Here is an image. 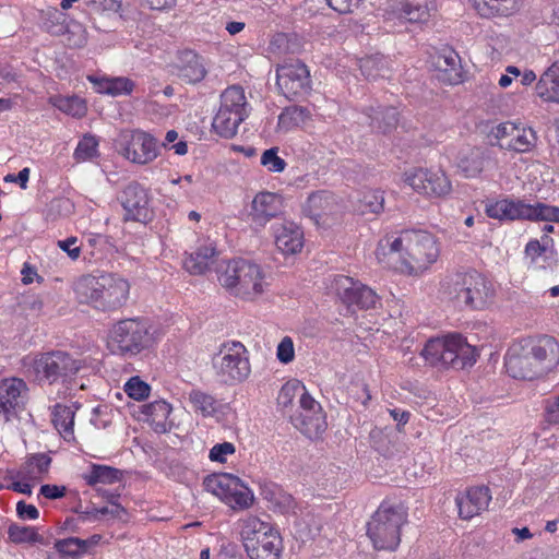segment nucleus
<instances>
[{
	"instance_id": "412c9836",
	"label": "nucleus",
	"mask_w": 559,
	"mask_h": 559,
	"mask_svg": "<svg viewBox=\"0 0 559 559\" xmlns=\"http://www.w3.org/2000/svg\"><path fill=\"white\" fill-rule=\"evenodd\" d=\"M310 90V74L307 66L297 59L282 64V95L287 99L305 96Z\"/></svg>"
},
{
	"instance_id": "39448f33",
	"label": "nucleus",
	"mask_w": 559,
	"mask_h": 559,
	"mask_svg": "<svg viewBox=\"0 0 559 559\" xmlns=\"http://www.w3.org/2000/svg\"><path fill=\"white\" fill-rule=\"evenodd\" d=\"M156 341V330L147 319L141 317L121 319L112 324L108 333V348L126 359L151 349Z\"/></svg>"
},
{
	"instance_id": "e2e57ef3",
	"label": "nucleus",
	"mask_w": 559,
	"mask_h": 559,
	"mask_svg": "<svg viewBox=\"0 0 559 559\" xmlns=\"http://www.w3.org/2000/svg\"><path fill=\"white\" fill-rule=\"evenodd\" d=\"M285 39L286 41V50L290 53H297L301 50L304 46V40L297 34H282V41Z\"/></svg>"
},
{
	"instance_id": "1a4fd4ad",
	"label": "nucleus",
	"mask_w": 559,
	"mask_h": 559,
	"mask_svg": "<svg viewBox=\"0 0 559 559\" xmlns=\"http://www.w3.org/2000/svg\"><path fill=\"white\" fill-rule=\"evenodd\" d=\"M249 111L245 90L239 85L227 87L221 94L219 107L212 121L213 131L225 139L234 138L239 126L249 117Z\"/></svg>"
},
{
	"instance_id": "a19ab883",
	"label": "nucleus",
	"mask_w": 559,
	"mask_h": 559,
	"mask_svg": "<svg viewBox=\"0 0 559 559\" xmlns=\"http://www.w3.org/2000/svg\"><path fill=\"white\" fill-rule=\"evenodd\" d=\"M107 500L111 504L110 508L103 507V508H92L91 510H86L84 512H81L82 518L84 520H98L100 519V515H110L115 519H122V516L127 513L126 509L117 503V496L114 493H109L106 496Z\"/></svg>"
},
{
	"instance_id": "473e14b6",
	"label": "nucleus",
	"mask_w": 559,
	"mask_h": 559,
	"mask_svg": "<svg viewBox=\"0 0 559 559\" xmlns=\"http://www.w3.org/2000/svg\"><path fill=\"white\" fill-rule=\"evenodd\" d=\"M537 95L545 102L559 103V66L551 64L536 84Z\"/></svg>"
},
{
	"instance_id": "7c9ffc66",
	"label": "nucleus",
	"mask_w": 559,
	"mask_h": 559,
	"mask_svg": "<svg viewBox=\"0 0 559 559\" xmlns=\"http://www.w3.org/2000/svg\"><path fill=\"white\" fill-rule=\"evenodd\" d=\"M488 155L480 147H469L460 153L457 167L467 178H475L481 174Z\"/></svg>"
},
{
	"instance_id": "bb28decb",
	"label": "nucleus",
	"mask_w": 559,
	"mask_h": 559,
	"mask_svg": "<svg viewBox=\"0 0 559 559\" xmlns=\"http://www.w3.org/2000/svg\"><path fill=\"white\" fill-rule=\"evenodd\" d=\"M176 75L187 84L201 82L206 75L203 59L192 50L181 51L176 64Z\"/></svg>"
},
{
	"instance_id": "4468645a",
	"label": "nucleus",
	"mask_w": 559,
	"mask_h": 559,
	"mask_svg": "<svg viewBox=\"0 0 559 559\" xmlns=\"http://www.w3.org/2000/svg\"><path fill=\"white\" fill-rule=\"evenodd\" d=\"M292 425L310 440H320L328 428L325 413L312 396H306L290 413H285Z\"/></svg>"
},
{
	"instance_id": "6ab92c4d",
	"label": "nucleus",
	"mask_w": 559,
	"mask_h": 559,
	"mask_svg": "<svg viewBox=\"0 0 559 559\" xmlns=\"http://www.w3.org/2000/svg\"><path fill=\"white\" fill-rule=\"evenodd\" d=\"M336 295L348 308L358 309L376 308L379 301L378 295L368 286L353 277L338 275L334 280Z\"/></svg>"
},
{
	"instance_id": "680f3d73",
	"label": "nucleus",
	"mask_w": 559,
	"mask_h": 559,
	"mask_svg": "<svg viewBox=\"0 0 559 559\" xmlns=\"http://www.w3.org/2000/svg\"><path fill=\"white\" fill-rule=\"evenodd\" d=\"M545 419L548 424H559V395L552 401H547Z\"/></svg>"
},
{
	"instance_id": "a878e982",
	"label": "nucleus",
	"mask_w": 559,
	"mask_h": 559,
	"mask_svg": "<svg viewBox=\"0 0 559 559\" xmlns=\"http://www.w3.org/2000/svg\"><path fill=\"white\" fill-rule=\"evenodd\" d=\"M278 212V195L274 192L261 191L255 194L251 202L249 217L254 224L264 226L272 218L276 217Z\"/></svg>"
},
{
	"instance_id": "e433bc0d",
	"label": "nucleus",
	"mask_w": 559,
	"mask_h": 559,
	"mask_svg": "<svg viewBox=\"0 0 559 559\" xmlns=\"http://www.w3.org/2000/svg\"><path fill=\"white\" fill-rule=\"evenodd\" d=\"M306 396L311 395L298 379H292L282 385V406L285 409L289 407V413L300 405L301 400H305ZM285 413H288V411H285Z\"/></svg>"
},
{
	"instance_id": "0eeeda50",
	"label": "nucleus",
	"mask_w": 559,
	"mask_h": 559,
	"mask_svg": "<svg viewBox=\"0 0 559 559\" xmlns=\"http://www.w3.org/2000/svg\"><path fill=\"white\" fill-rule=\"evenodd\" d=\"M216 273L221 285L236 296L251 298L263 292L261 270L248 260L234 259L221 262Z\"/></svg>"
},
{
	"instance_id": "9d476101",
	"label": "nucleus",
	"mask_w": 559,
	"mask_h": 559,
	"mask_svg": "<svg viewBox=\"0 0 559 559\" xmlns=\"http://www.w3.org/2000/svg\"><path fill=\"white\" fill-rule=\"evenodd\" d=\"M450 295L457 306H464L471 310H481L492 301L495 289L490 281L473 271L455 275Z\"/></svg>"
},
{
	"instance_id": "37998d69",
	"label": "nucleus",
	"mask_w": 559,
	"mask_h": 559,
	"mask_svg": "<svg viewBox=\"0 0 559 559\" xmlns=\"http://www.w3.org/2000/svg\"><path fill=\"white\" fill-rule=\"evenodd\" d=\"M386 59L383 56H368L360 60V71L369 80L384 76L388 72Z\"/></svg>"
},
{
	"instance_id": "2f4dec72",
	"label": "nucleus",
	"mask_w": 559,
	"mask_h": 559,
	"mask_svg": "<svg viewBox=\"0 0 559 559\" xmlns=\"http://www.w3.org/2000/svg\"><path fill=\"white\" fill-rule=\"evenodd\" d=\"M367 116L370 118V126L377 132L386 134L392 132L399 123V111L395 107H369Z\"/></svg>"
},
{
	"instance_id": "f8f14e48",
	"label": "nucleus",
	"mask_w": 559,
	"mask_h": 559,
	"mask_svg": "<svg viewBox=\"0 0 559 559\" xmlns=\"http://www.w3.org/2000/svg\"><path fill=\"white\" fill-rule=\"evenodd\" d=\"M486 213L489 217L498 219H530L559 223V207L542 202L530 204L523 200L503 199L487 205Z\"/></svg>"
},
{
	"instance_id": "052dcab7",
	"label": "nucleus",
	"mask_w": 559,
	"mask_h": 559,
	"mask_svg": "<svg viewBox=\"0 0 559 559\" xmlns=\"http://www.w3.org/2000/svg\"><path fill=\"white\" fill-rule=\"evenodd\" d=\"M76 237H70L66 240H59L58 247L66 251L72 260H76L81 253V249L79 246H76Z\"/></svg>"
},
{
	"instance_id": "774afa93",
	"label": "nucleus",
	"mask_w": 559,
	"mask_h": 559,
	"mask_svg": "<svg viewBox=\"0 0 559 559\" xmlns=\"http://www.w3.org/2000/svg\"><path fill=\"white\" fill-rule=\"evenodd\" d=\"M28 178H29V169L28 168H23L22 170H20V173L17 175L8 174L4 177V181H7V182H17L21 186L22 189H25L26 186H27Z\"/></svg>"
},
{
	"instance_id": "0e129e2a",
	"label": "nucleus",
	"mask_w": 559,
	"mask_h": 559,
	"mask_svg": "<svg viewBox=\"0 0 559 559\" xmlns=\"http://www.w3.org/2000/svg\"><path fill=\"white\" fill-rule=\"evenodd\" d=\"M66 491L67 489L64 486L43 485L40 487V495L51 500L62 498L66 495Z\"/></svg>"
},
{
	"instance_id": "c756f323",
	"label": "nucleus",
	"mask_w": 559,
	"mask_h": 559,
	"mask_svg": "<svg viewBox=\"0 0 559 559\" xmlns=\"http://www.w3.org/2000/svg\"><path fill=\"white\" fill-rule=\"evenodd\" d=\"M435 8V0H399L401 17L411 23L427 22L430 17V12Z\"/></svg>"
},
{
	"instance_id": "393cba45",
	"label": "nucleus",
	"mask_w": 559,
	"mask_h": 559,
	"mask_svg": "<svg viewBox=\"0 0 559 559\" xmlns=\"http://www.w3.org/2000/svg\"><path fill=\"white\" fill-rule=\"evenodd\" d=\"M305 246L304 231L299 225L294 222L284 221L282 223V265L289 266L296 261Z\"/></svg>"
},
{
	"instance_id": "c03bdc74",
	"label": "nucleus",
	"mask_w": 559,
	"mask_h": 559,
	"mask_svg": "<svg viewBox=\"0 0 559 559\" xmlns=\"http://www.w3.org/2000/svg\"><path fill=\"white\" fill-rule=\"evenodd\" d=\"M310 118L307 108L297 105L287 106L282 110V129L301 127Z\"/></svg>"
},
{
	"instance_id": "f3484780",
	"label": "nucleus",
	"mask_w": 559,
	"mask_h": 559,
	"mask_svg": "<svg viewBox=\"0 0 559 559\" xmlns=\"http://www.w3.org/2000/svg\"><path fill=\"white\" fill-rule=\"evenodd\" d=\"M119 201L124 210V221L147 223L153 217L152 199L139 182L132 181L120 192Z\"/></svg>"
},
{
	"instance_id": "6e6552de",
	"label": "nucleus",
	"mask_w": 559,
	"mask_h": 559,
	"mask_svg": "<svg viewBox=\"0 0 559 559\" xmlns=\"http://www.w3.org/2000/svg\"><path fill=\"white\" fill-rule=\"evenodd\" d=\"M407 513L400 506L382 503L368 522L367 534L376 549L395 550L401 543V527Z\"/></svg>"
},
{
	"instance_id": "7ed1b4c3",
	"label": "nucleus",
	"mask_w": 559,
	"mask_h": 559,
	"mask_svg": "<svg viewBox=\"0 0 559 559\" xmlns=\"http://www.w3.org/2000/svg\"><path fill=\"white\" fill-rule=\"evenodd\" d=\"M73 292L79 304L98 311L112 312L127 304L130 284L112 273L86 274L73 283Z\"/></svg>"
},
{
	"instance_id": "f704fd0d",
	"label": "nucleus",
	"mask_w": 559,
	"mask_h": 559,
	"mask_svg": "<svg viewBox=\"0 0 559 559\" xmlns=\"http://www.w3.org/2000/svg\"><path fill=\"white\" fill-rule=\"evenodd\" d=\"M51 464V457L45 453H36L27 457L24 465L17 472V477L24 480H40L47 474Z\"/></svg>"
},
{
	"instance_id": "338daca9",
	"label": "nucleus",
	"mask_w": 559,
	"mask_h": 559,
	"mask_svg": "<svg viewBox=\"0 0 559 559\" xmlns=\"http://www.w3.org/2000/svg\"><path fill=\"white\" fill-rule=\"evenodd\" d=\"M290 520L293 521L294 525L296 526L295 528V537L296 538H299L301 540H305V538H307L309 536V530L307 527V525H304L302 523H300L297 519V514L295 511H293L292 514H288L287 515V519L286 521L289 523Z\"/></svg>"
},
{
	"instance_id": "603ef678",
	"label": "nucleus",
	"mask_w": 559,
	"mask_h": 559,
	"mask_svg": "<svg viewBox=\"0 0 559 559\" xmlns=\"http://www.w3.org/2000/svg\"><path fill=\"white\" fill-rule=\"evenodd\" d=\"M110 95H129L134 88V83L128 78H109Z\"/></svg>"
},
{
	"instance_id": "4d7b16f0",
	"label": "nucleus",
	"mask_w": 559,
	"mask_h": 559,
	"mask_svg": "<svg viewBox=\"0 0 559 559\" xmlns=\"http://www.w3.org/2000/svg\"><path fill=\"white\" fill-rule=\"evenodd\" d=\"M261 165L270 171H280L278 147L274 146L263 152L261 156Z\"/></svg>"
},
{
	"instance_id": "bf43d9fd",
	"label": "nucleus",
	"mask_w": 559,
	"mask_h": 559,
	"mask_svg": "<svg viewBox=\"0 0 559 559\" xmlns=\"http://www.w3.org/2000/svg\"><path fill=\"white\" fill-rule=\"evenodd\" d=\"M16 514L22 520H36L39 516L37 508L33 504H27L25 501L16 503Z\"/></svg>"
},
{
	"instance_id": "de8ad7c7",
	"label": "nucleus",
	"mask_w": 559,
	"mask_h": 559,
	"mask_svg": "<svg viewBox=\"0 0 559 559\" xmlns=\"http://www.w3.org/2000/svg\"><path fill=\"white\" fill-rule=\"evenodd\" d=\"M84 544L79 537H69L56 540L53 546L58 552L76 559L85 554Z\"/></svg>"
},
{
	"instance_id": "f257e3e1",
	"label": "nucleus",
	"mask_w": 559,
	"mask_h": 559,
	"mask_svg": "<svg viewBox=\"0 0 559 559\" xmlns=\"http://www.w3.org/2000/svg\"><path fill=\"white\" fill-rule=\"evenodd\" d=\"M376 254L380 262H385L388 259V263H395L400 272L418 276L438 260L440 248L431 233L404 229L382 238Z\"/></svg>"
},
{
	"instance_id": "79ce46f5",
	"label": "nucleus",
	"mask_w": 559,
	"mask_h": 559,
	"mask_svg": "<svg viewBox=\"0 0 559 559\" xmlns=\"http://www.w3.org/2000/svg\"><path fill=\"white\" fill-rule=\"evenodd\" d=\"M189 401L195 412L203 416H212L217 412L218 404L214 396L200 390H192L189 393Z\"/></svg>"
},
{
	"instance_id": "a18cd8bd",
	"label": "nucleus",
	"mask_w": 559,
	"mask_h": 559,
	"mask_svg": "<svg viewBox=\"0 0 559 559\" xmlns=\"http://www.w3.org/2000/svg\"><path fill=\"white\" fill-rule=\"evenodd\" d=\"M360 211L362 214H378L383 210L384 197L380 190H368L359 199Z\"/></svg>"
},
{
	"instance_id": "ddd939ff",
	"label": "nucleus",
	"mask_w": 559,
	"mask_h": 559,
	"mask_svg": "<svg viewBox=\"0 0 559 559\" xmlns=\"http://www.w3.org/2000/svg\"><path fill=\"white\" fill-rule=\"evenodd\" d=\"M205 489L225 500L233 509H249L254 501L252 491L231 474H213L205 477Z\"/></svg>"
},
{
	"instance_id": "6e6d98bb",
	"label": "nucleus",
	"mask_w": 559,
	"mask_h": 559,
	"mask_svg": "<svg viewBox=\"0 0 559 559\" xmlns=\"http://www.w3.org/2000/svg\"><path fill=\"white\" fill-rule=\"evenodd\" d=\"M147 414L153 417V420L156 418L166 419L171 413V405L166 401H155L146 406Z\"/></svg>"
},
{
	"instance_id": "58836bf2",
	"label": "nucleus",
	"mask_w": 559,
	"mask_h": 559,
	"mask_svg": "<svg viewBox=\"0 0 559 559\" xmlns=\"http://www.w3.org/2000/svg\"><path fill=\"white\" fill-rule=\"evenodd\" d=\"M50 100L56 108L72 117L81 118L86 114V104L79 96H55Z\"/></svg>"
},
{
	"instance_id": "4be33fe9",
	"label": "nucleus",
	"mask_w": 559,
	"mask_h": 559,
	"mask_svg": "<svg viewBox=\"0 0 559 559\" xmlns=\"http://www.w3.org/2000/svg\"><path fill=\"white\" fill-rule=\"evenodd\" d=\"M122 155L132 163L146 165L159 153L158 141L144 131H133L122 147Z\"/></svg>"
},
{
	"instance_id": "ea45409f",
	"label": "nucleus",
	"mask_w": 559,
	"mask_h": 559,
	"mask_svg": "<svg viewBox=\"0 0 559 559\" xmlns=\"http://www.w3.org/2000/svg\"><path fill=\"white\" fill-rule=\"evenodd\" d=\"M120 478V471L107 465L93 464L88 474L84 475V479L90 486L98 483L114 484Z\"/></svg>"
},
{
	"instance_id": "aec40b11",
	"label": "nucleus",
	"mask_w": 559,
	"mask_h": 559,
	"mask_svg": "<svg viewBox=\"0 0 559 559\" xmlns=\"http://www.w3.org/2000/svg\"><path fill=\"white\" fill-rule=\"evenodd\" d=\"M404 176L405 182L409 187L430 198H441L451 191V182L443 171L414 168L406 171Z\"/></svg>"
},
{
	"instance_id": "09e8293b",
	"label": "nucleus",
	"mask_w": 559,
	"mask_h": 559,
	"mask_svg": "<svg viewBox=\"0 0 559 559\" xmlns=\"http://www.w3.org/2000/svg\"><path fill=\"white\" fill-rule=\"evenodd\" d=\"M98 141L94 135H84L79 142L73 157L76 162L90 160L97 155Z\"/></svg>"
},
{
	"instance_id": "5701e85b",
	"label": "nucleus",
	"mask_w": 559,
	"mask_h": 559,
	"mask_svg": "<svg viewBox=\"0 0 559 559\" xmlns=\"http://www.w3.org/2000/svg\"><path fill=\"white\" fill-rule=\"evenodd\" d=\"M28 400V386L23 379L8 378L0 381V413L10 415L22 411Z\"/></svg>"
},
{
	"instance_id": "a211bd4d",
	"label": "nucleus",
	"mask_w": 559,
	"mask_h": 559,
	"mask_svg": "<svg viewBox=\"0 0 559 559\" xmlns=\"http://www.w3.org/2000/svg\"><path fill=\"white\" fill-rule=\"evenodd\" d=\"M342 211L343 206L340 200L333 192L326 190L312 192L304 205V212L317 225L324 227L334 224L342 214Z\"/></svg>"
},
{
	"instance_id": "5fc2aeb1",
	"label": "nucleus",
	"mask_w": 559,
	"mask_h": 559,
	"mask_svg": "<svg viewBox=\"0 0 559 559\" xmlns=\"http://www.w3.org/2000/svg\"><path fill=\"white\" fill-rule=\"evenodd\" d=\"M364 0H326L328 5L340 14L354 13Z\"/></svg>"
},
{
	"instance_id": "20e7f679",
	"label": "nucleus",
	"mask_w": 559,
	"mask_h": 559,
	"mask_svg": "<svg viewBox=\"0 0 559 559\" xmlns=\"http://www.w3.org/2000/svg\"><path fill=\"white\" fill-rule=\"evenodd\" d=\"M24 374L38 383H69L83 368V361L64 350H49L22 358Z\"/></svg>"
},
{
	"instance_id": "c85d7f7f",
	"label": "nucleus",
	"mask_w": 559,
	"mask_h": 559,
	"mask_svg": "<svg viewBox=\"0 0 559 559\" xmlns=\"http://www.w3.org/2000/svg\"><path fill=\"white\" fill-rule=\"evenodd\" d=\"M238 524L245 550H247L249 545L254 546L259 544L261 542L260 536L265 538L273 532V528L267 523L253 515L240 520Z\"/></svg>"
},
{
	"instance_id": "dca6fc26",
	"label": "nucleus",
	"mask_w": 559,
	"mask_h": 559,
	"mask_svg": "<svg viewBox=\"0 0 559 559\" xmlns=\"http://www.w3.org/2000/svg\"><path fill=\"white\" fill-rule=\"evenodd\" d=\"M489 139L491 145L519 153L530 151L536 141L532 129L520 128L510 121L493 127L489 133Z\"/></svg>"
},
{
	"instance_id": "864d4df0",
	"label": "nucleus",
	"mask_w": 559,
	"mask_h": 559,
	"mask_svg": "<svg viewBox=\"0 0 559 559\" xmlns=\"http://www.w3.org/2000/svg\"><path fill=\"white\" fill-rule=\"evenodd\" d=\"M236 449L231 442H222L215 444L211 450L209 457L213 462H226V455L235 453Z\"/></svg>"
},
{
	"instance_id": "3c124183",
	"label": "nucleus",
	"mask_w": 559,
	"mask_h": 559,
	"mask_svg": "<svg viewBox=\"0 0 559 559\" xmlns=\"http://www.w3.org/2000/svg\"><path fill=\"white\" fill-rule=\"evenodd\" d=\"M86 4L92 14L103 12H111L115 14L120 8L118 0H88L86 1Z\"/></svg>"
},
{
	"instance_id": "c9c22d12",
	"label": "nucleus",
	"mask_w": 559,
	"mask_h": 559,
	"mask_svg": "<svg viewBox=\"0 0 559 559\" xmlns=\"http://www.w3.org/2000/svg\"><path fill=\"white\" fill-rule=\"evenodd\" d=\"M8 538L13 544H28V545H43L48 546L49 540L43 535L38 534L37 530L32 526H22L12 523L8 527Z\"/></svg>"
},
{
	"instance_id": "b1692460",
	"label": "nucleus",
	"mask_w": 559,
	"mask_h": 559,
	"mask_svg": "<svg viewBox=\"0 0 559 559\" xmlns=\"http://www.w3.org/2000/svg\"><path fill=\"white\" fill-rule=\"evenodd\" d=\"M491 500L488 487H472L455 498L459 515L463 520H471L487 509Z\"/></svg>"
},
{
	"instance_id": "49530a36",
	"label": "nucleus",
	"mask_w": 559,
	"mask_h": 559,
	"mask_svg": "<svg viewBox=\"0 0 559 559\" xmlns=\"http://www.w3.org/2000/svg\"><path fill=\"white\" fill-rule=\"evenodd\" d=\"M260 546H247V555L250 559H280V547L273 542L261 540Z\"/></svg>"
},
{
	"instance_id": "72a5a7b5",
	"label": "nucleus",
	"mask_w": 559,
	"mask_h": 559,
	"mask_svg": "<svg viewBox=\"0 0 559 559\" xmlns=\"http://www.w3.org/2000/svg\"><path fill=\"white\" fill-rule=\"evenodd\" d=\"M484 17L508 16L519 8V0H472Z\"/></svg>"
},
{
	"instance_id": "69168bd1",
	"label": "nucleus",
	"mask_w": 559,
	"mask_h": 559,
	"mask_svg": "<svg viewBox=\"0 0 559 559\" xmlns=\"http://www.w3.org/2000/svg\"><path fill=\"white\" fill-rule=\"evenodd\" d=\"M295 358L294 343L292 337L282 338V364H289Z\"/></svg>"
},
{
	"instance_id": "f03ea898",
	"label": "nucleus",
	"mask_w": 559,
	"mask_h": 559,
	"mask_svg": "<svg viewBox=\"0 0 559 559\" xmlns=\"http://www.w3.org/2000/svg\"><path fill=\"white\" fill-rule=\"evenodd\" d=\"M559 361V343L551 336L514 342L504 357L507 372L514 379L534 380L549 372Z\"/></svg>"
},
{
	"instance_id": "cd10ccee",
	"label": "nucleus",
	"mask_w": 559,
	"mask_h": 559,
	"mask_svg": "<svg viewBox=\"0 0 559 559\" xmlns=\"http://www.w3.org/2000/svg\"><path fill=\"white\" fill-rule=\"evenodd\" d=\"M216 257V247L212 242L203 243L186 257L183 266L190 274L201 275L215 262Z\"/></svg>"
},
{
	"instance_id": "8fccbe9b",
	"label": "nucleus",
	"mask_w": 559,
	"mask_h": 559,
	"mask_svg": "<svg viewBox=\"0 0 559 559\" xmlns=\"http://www.w3.org/2000/svg\"><path fill=\"white\" fill-rule=\"evenodd\" d=\"M150 385L139 377H132L126 384V393L133 400L142 401L150 394Z\"/></svg>"
},
{
	"instance_id": "13d9d810",
	"label": "nucleus",
	"mask_w": 559,
	"mask_h": 559,
	"mask_svg": "<svg viewBox=\"0 0 559 559\" xmlns=\"http://www.w3.org/2000/svg\"><path fill=\"white\" fill-rule=\"evenodd\" d=\"M350 392L353 397L356 401H360L362 406H367L369 401L371 400V394L369 392L368 385L366 383L355 382L352 383Z\"/></svg>"
},
{
	"instance_id": "9b49d317",
	"label": "nucleus",
	"mask_w": 559,
	"mask_h": 559,
	"mask_svg": "<svg viewBox=\"0 0 559 559\" xmlns=\"http://www.w3.org/2000/svg\"><path fill=\"white\" fill-rule=\"evenodd\" d=\"M212 366L217 380L228 385L245 381L251 372L248 350L240 342L224 343L213 356Z\"/></svg>"
},
{
	"instance_id": "2eb2a0df",
	"label": "nucleus",
	"mask_w": 559,
	"mask_h": 559,
	"mask_svg": "<svg viewBox=\"0 0 559 559\" xmlns=\"http://www.w3.org/2000/svg\"><path fill=\"white\" fill-rule=\"evenodd\" d=\"M41 27L52 36H64L69 47H82L86 43V32L83 25L73 20L68 21L66 13L57 8L41 11Z\"/></svg>"
},
{
	"instance_id": "423d86ee",
	"label": "nucleus",
	"mask_w": 559,
	"mask_h": 559,
	"mask_svg": "<svg viewBox=\"0 0 559 559\" xmlns=\"http://www.w3.org/2000/svg\"><path fill=\"white\" fill-rule=\"evenodd\" d=\"M420 355L431 367L463 370L476 362V348L460 334H450L427 341Z\"/></svg>"
},
{
	"instance_id": "4c0bfd02",
	"label": "nucleus",
	"mask_w": 559,
	"mask_h": 559,
	"mask_svg": "<svg viewBox=\"0 0 559 559\" xmlns=\"http://www.w3.org/2000/svg\"><path fill=\"white\" fill-rule=\"evenodd\" d=\"M74 411L70 406L57 404L52 411V423L60 435L69 440L73 437Z\"/></svg>"
}]
</instances>
